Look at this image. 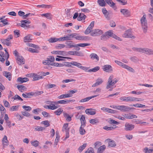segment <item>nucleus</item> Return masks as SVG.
I'll use <instances>...</instances> for the list:
<instances>
[{"label":"nucleus","mask_w":153,"mask_h":153,"mask_svg":"<svg viewBox=\"0 0 153 153\" xmlns=\"http://www.w3.org/2000/svg\"><path fill=\"white\" fill-rule=\"evenodd\" d=\"M140 20L143 31L144 32L146 33L147 29V24L146 19V15H144L143 17L141 18Z\"/></svg>","instance_id":"1"},{"label":"nucleus","mask_w":153,"mask_h":153,"mask_svg":"<svg viewBox=\"0 0 153 153\" xmlns=\"http://www.w3.org/2000/svg\"><path fill=\"white\" fill-rule=\"evenodd\" d=\"M114 108H116L119 110L122 111L124 112H127L130 110L134 109V108H131L128 106H127L124 105H118L115 106Z\"/></svg>","instance_id":"2"},{"label":"nucleus","mask_w":153,"mask_h":153,"mask_svg":"<svg viewBox=\"0 0 153 153\" xmlns=\"http://www.w3.org/2000/svg\"><path fill=\"white\" fill-rule=\"evenodd\" d=\"M74 34L75 35H76L74 37V38L76 40L81 41H87L90 39V38L88 36H79L78 35V34L76 33H74Z\"/></svg>","instance_id":"3"},{"label":"nucleus","mask_w":153,"mask_h":153,"mask_svg":"<svg viewBox=\"0 0 153 153\" xmlns=\"http://www.w3.org/2000/svg\"><path fill=\"white\" fill-rule=\"evenodd\" d=\"M103 33L102 31L101 30L94 29L91 31V35L94 36H98L101 35Z\"/></svg>","instance_id":"4"},{"label":"nucleus","mask_w":153,"mask_h":153,"mask_svg":"<svg viewBox=\"0 0 153 153\" xmlns=\"http://www.w3.org/2000/svg\"><path fill=\"white\" fill-rule=\"evenodd\" d=\"M123 36L125 38H128L131 39H134L135 37L134 36H133L131 33V32L127 30L123 34Z\"/></svg>","instance_id":"5"},{"label":"nucleus","mask_w":153,"mask_h":153,"mask_svg":"<svg viewBox=\"0 0 153 153\" xmlns=\"http://www.w3.org/2000/svg\"><path fill=\"white\" fill-rule=\"evenodd\" d=\"M134 127V125L126 123L125 125L124 129L126 131H131L133 130Z\"/></svg>","instance_id":"6"},{"label":"nucleus","mask_w":153,"mask_h":153,"mask_svg":"<svg viewBox=\"0 0 153 153\" xmlns=\"http://www.w3.org/2000/svg\"><path fill=\"white\" fill-rule=\"evenodd\" d=\"M142 53L149 55H153V50L146 48H143Z\"/></svg>","instance_id":"7"},{"label":"nucleus","mask_w":153,"mask_h":153,"mask_svg":"<svg viewBox=\"0 0 153 153\" xmlns=\"http://www.w3.org/2000/svg\"><path fill=\"white\" fill-rule=\"evenodd\" d=\"M102 68L104 71L111 72L112 71V68L111 65H106L103 66L102 67Z\"/></svg>","instance_id":"8"},{"label":"nucleus","mask_w":153,"mask_h":153,"mask_svg":"<svg viewBox=\"0 0 153 153\" xmlns=\"http://www.w3.org/2000/svg\"><path fill=\"white\" fill-rule=\"evenodd\" d=\"M120 12L125 16L128 17L131 15L130 11L128 9H123L120 10Z\"/></svg>","instance_id":"9"},{"label":"nucleus","mask_w":153,"mask_h":153,"mask_svg":"<svg viewBox=\"0 0 153 153\" xmlns=\"http://www.w3.org/2000/svg\"><path fill=\"white\" fill-rule=\"evenodd\" d=\"M17 62L19 65H21L25 64V60L24 58L22 56H18L16 58Z\"/></svg>","instance_id":"10"},{"label":"nucleus","mask_w":153,"mask_h":153,"mask_svg":"<svg viewBox=\"0 0 153 153\" xmlns=\"http://www.w3.org/2000/svg\"><path fill=\"white\" fill-rule=\"evenodd\" d=\"M30 76L33 78V81L38 80L43 78L42 76H40L35 73L31 74Z\"/></svg>","instance_id":"11"},{"label":"nucleus","mask_w":153,"mask_h":153,"mask_svg":"<svg viewBox=\"0 0 153 153\" xmlns=\"http://www.w3.org/2000/svg\"><path fill=\"white\" fill-rule=\"evenodd\" d=\"M51 53L53 54H57L63 56H66L67 55V52L65 51H54L52 52Z\"/></svg>","instance_id":"12"},{"label":"nucleus","mask_w":153,"mask_h":153,"mask_svg":"<svg viewBox=\"0 0 153 153\" xmlns=\"http://www.w3.org/2000/svg\"><path fill=\"white\" fill-rule=\"evenodd\" d=\"M102 11L106 18L108 20H109L111 19L110 16L109 15V13L108 12L106 9L105 7L102 8Z\"/></svg>","instance_id":"13"},{"label":"nucleus","mask_w":153,"mask_h":153,"mask_svg":"<svg viewBox=\"0 0 153 153\" xmlns=\"http://www.w3.org/2000/svg\"><path fill=\"white\" fill-rule=\"evenodd\" d=\"M21 27H24L25 28V27L27 28H29L30 27V26L26 25L25 24H30V22L29 21H28L27 20H22L21 21Z\"/></svg>","instance_id":"14"},{"label":"nucleus","mask_w":153,"mask_h":153,"mask_svg":"<svg viewBox=\"0 0 153 153\" xmlns=\"http://www.w3.org/2000/svg\"><path fill=\"white\" fill-rule=\"evenodd\" d=\"M120 100L126 102H132V97H121Z\"/></svg>","instance_id":"15"},{"label":"nucleus","mask_w":153,"mask_h":153,"mask_svg":"<svg viewBox=\"0 0 153 153\" xmlns=\"http://www.w3.org/2000/svg\"><path fill=\"white\" fill-rule=\"evenodd\" d=\"M103 82V80L102 79L100 78H98L96 80V82L93 84L92 87H94L100 85Z\"/></svg>","instance_id":"16"},{"label":"nucleus","mask_w":153,"mask_h":153,"mask_svg":"<svg viewBox=\"0 0 153 153\" xmlns=\"http://www.w3.org/2000/svg\"><path fill=\"white\" fill-rule=\"evenodd\" d=\"M2 142L3 147L8 145L9 143L6 136L4 135V137L2 139Z\"/></svg>","instance_id":"17"},{"label":"nucleus","mask_w":153,"mask_h":153,"mask_svg":"<svg viewBox=\"0 0 153 153\" xmlns=\"http://www.w3.org/2000/svg\"><path fill=\"white\" fill-rule=\"evenodd\" d=\"M98 95H94V96H91V97H87L86 98L81 99V100H80L79 101V102H87V101H88L90 99H91L92 98L96 97H97V96H98Z\"/></svg>","instance_id":"18"},{"label":"nucleus","mask_w":153,"mask_h":153,"mask_svg":"<svg viewBox=\"0 0 153 153\" xmlns=\"http://www.w3.org/2000/svg\"><path fill=\"white\" fill-rule=\"evenodd\" d=\"M17 81L18 82L22 83L28 81L29 79L27 77L22 78L19 77L17 78Z\"/></svg>","instance_id":"19"},{"label":"nucleus","mask_w":153,"mask_h":153,"mask_svg":"<svg viewBox=\"0 0 153 153\" xmlns=\"http://www.w3.org/2000/svg\"><path fill=\"white\" fill-rule=\"evenodd\" d=\"M105 1L110 6V7H112L113 8H115L114 9L116 8L115 3L113 2L112 0H105Z\"/></svg>","instance_id":"20"},{"label":"nucleus","mask_w":153,"mask_h":153,"mask_svg":"<svg viewBox=\"0 0 153 153\" xmlns=\"http://www.w3.org/2000/svg\"><path fill=\"white\" fill-rule=\"evenodd\" d=\"M72 96V94H65L61 95L58 97V98L60 99L65 98H68L71 97Z\"/></svg>","instance_id":"21"},{"label":"nucleus","mask_w":153,"mask_h":153,"mask_svg":"<svg viewBox=\"0 0 153 153\" xmlns=\"http://www.w3.org/2000/svg\"><path fill=\"white\" fill-rule=\"evenodd\" d=\"M71 100H59L57 102H55V105H57L59 104H67L70 102H71Z\"/></svg>","instance_id":"22"},{"label":"nucleus","mask_w":153,"mask_h":153,"mask_svg":"<svg viewBox=\"0 0 153 153\" xmlns=\"http://www.w3.org/2000/svg\"><path fill=\"white\" fill-rule=\"evenodd\" d=\"M93 109L92 108L87 109L85 111L86 113L87 114H90L91 115H94L96 114V112L95 110H94V111H92Z\"/></svg>","instance_id":"23"},{"label":"nucleus","mask_w":153,"mask_h":153,"mask_svg":"<svg viewBox=\"0 0 153 153\" xmlns=\"http://www.w3.org/2000/svg\"><path fill=\"white\" fill-rule=\"evenodd\" d=\"M32 39V35L30 34L24 38V41L25 42H30Z\"/></svg>","instance_id":"24"},{"label":"nucleus","mask_w":153,"mask_h":153,"mask_svg":"<svg viewBox=\"0 0 153 153\" xmlns=\"http://www.w3.org/2000/svg\"><path fill=\"white\" fill-rule=\"evenodd\" d=\"M76 35L74 33L69 34L68 35L64 36L65 37V41L70 40L72 38H74Z\"/></svg>","instance_id":"25"},{"label":"nucleus","mask_w":153,"mask_h":153,"mask_svg":"<svg viewBox=\"0 0 153 153\" xmlns=\"http://www.w3.org/2000/svg\"><path fill=\"white\" fill-rule=\"evenodd\" d=\"M4 76L10 81L11 79V75L10 73L7 71H4Z\"/></svg>","instance_id":"26"},{"label":"nucleus","mask_w":153,"mask_h":153,"mask_svg":"<svg viewBox=\"0 0 153 153\" xmlns=\"http://www.w3.org/2000/svg\"><path fill=\"white\" fill-rule=\"evenodd\" d=\"M85 126H84L83 125H82L81 126L79 129V131L80 134L81 135H84L85 133V129L84 128Z\"/></svg>","instance_id":"27"},{"label":"nucleus","mask_w":153,"mask_h":153,"mask_svg":"<svg viewBox=\"0 0 153 153\" xmlns=\"http://www.w3.org/2000/svg\"><path fill=\"white\" fill-rule=\"evenodd\" d=\"M80 121L81 123V125H82L85 126L86 121L85 120V117L83 115H82L80 118Z\"/></svg>","instance_id":"28"},{"label":"nucleus","mask_w":153,"mask_h":153,"mask_svg":"<svg viewBox=\"0 0 153 153\" xmlns=\"http://www.w3.org/2000/svg\"><path fill=\"white\" fill-rule=\"evenodd\" d=\"M17 87L19 91L22 92L26 89V88L24 86L21 85H18Z\"/></svg>","instance_id":"29"},{"label":"nucleus","mask_w":153,"mask_h":153,"mask_svg":"<svg viewBox=\"0 0 153 153\" xmlns=\"http://www.w3.org/2000/svg\"><path fill=\"white\" fill-rule=\"evenodd\" d=\"M100 67L99 66H96L93 68L90 69L88 71L89 72H96L100 70Z\"/></svg>","instance_id":"30"},{"label":"nucleus","mask_w":153,"mask_h":153,"mask_svg":"<svg viewBox=\"0 0 153 153\" xmlns=\"http://www.w3.org/2000/svg\"><path fill=\"white\" fill-rule=\"evenodd\" d=\"M97 2L100 6L104 7L105 6L106 3L104 0H98Z\"/></svg>","instance_id":"31"},{"label":"nucleus","mask_w":153,"mask_h":153,"mask_svg":"<svg viewBox=\"0 0 153 153\" xmlns=\"http://www.w3.org/2000/svg\"><path fill=\"white\" fill-rule=\"evenodd\" d=\"M41 16H45L48 19H51L52 17V16L50 13H46L42 14L41 15Z\"/></svg>","instance_id":"32"},{"label":"nucleus","mask_w":153,"mask_h":153,"mask_svg":"<svg viewBox=\"0 0 153 153\" xmlns=\"http://www.w3.org/2000/svg\"><path fill=\"white\" fill-rule=\"evenodd\" d=\"M105 149V146L103 145L101 146L98 149L97 153H102Z\"/></svg>","instance_id":"33"},{"label":"nucleus","mask_w":153,"mask_h":153,"mask_svg":"<svg viewBox=\"0 0 153 153\" xmlns=\"http://www.w3.org/2000/svg\"><path fill=\"white\" fill-rule=\"evenodd\" d=\"M68 123H66L64 124L62 128V131L65 132L69 131V128H68Z\"/></svg>","instance_id":"34"},{"label":"nucleus","mask_w":153,"mask_h":153,"mask_svg":"<svg viewBox=\"0 0 153 153\" xmlns=\"http://www.w3.org/2000/svg\"><path fill=\"white\" fill-rule=\"evenodd\" d=\"M90 56L91 59H95L97 61H98L99 60V57L98 55L95 53H92L90 55Z\"/></svg>","instance_id":"35"},{"label":"nucleus","mask_w":153,"mask_h":153,"mask_svg":"<svg viewBox=\"0 0 153 153\" xmlns=\"http://www.w3.org/2000/svg\"><path fill=\"white\" fill-rule=\"evenodd\" d=\"M63 110L62 108H59L57 110L55 111L54 113L55 114L57 115H60L62 112Z\"/></svg>","instance_id":"36"},{"label":"nucleus","mask_w":153,"mask_h":153,"mask_svg":"<svg viewBox=\"0 0 153 153\" xmlns=\"http://www.w3.org/2000/svg\"><path fill=\"white\" fill-rule=\"evenodd\" d=\"M116 146L115 142L114 140H111L108 142V146L110 147H114Z\"/></svg>","instance_id":"37"},{"label":"nucleus","mask_w":153,"mask_h":153,"mask_svg":"<svg viewBox=\"0 0 153 153\" xmlns=\"http://www.w3.org/2000/svg\"><path fill=\"white\" fill-rule=\"evenodd\" d=\"M89 122L91 124L94 125L99 123L98 120L97 118L91 119L90 120Z\"/></svg>","instance_id":"38"},{"label":"nucleus","mask_w":153,"mask_h":153,"mask_svg":"<svg viewBox=\"0 0 153 153\" xmlns=\"http://www.w3.org/2000/svg\"><path fill=\"white\" fill-rule=\"evenodd\" d=\"M44 93L42 91H37L34 92H33V96H37L41 95Z\"/></svg>","instance_id":"39"},{"label":"nucleus","mask_w":153,"mask_h":153,"mask_svg":"<svg viewBox=\"0 0 153 153\" xmlns=\"http://www.w3.org/2000/svg\"><path fill=\"white\" fill-rule=\"evenodd\" d=\"M11 99H13L14 100H21L22 101L23 100L19 95L16 94L14 96V97H12Z\"/></svg>","instance_id":"40"},{"label":"nucleus","mask_w":153,"mask_h":153,"mask_svg":"<svg viewBox=\"0 0 153 153\" xmlns=\"http://www.w3.org/2000/svg\"><path fill=\"white\" fill-rule=\"evenodd\" d=\"M130 106H133L136 107L138 108H143V107H145V105H142L140 104L137 103L136 104H133V105H130Z\"/></svg>","instance_id":"41"},{"label":"nucleus","mask_w":153,"mask_h":153,"mask_svg":"<svg viewBox=\"0 0 153 153\" xmlns=\"http://www.w3.org/2000/svg\"><path fill=\"white\" fill-rule=\"evenodd\" d=\"M48 41L50 43H53L58 41V38L56 37H52L49 39Z\"/></svg>","instance_id":"42"},{"label":"nucleus","mask_w":153,"mask_h":153,"mask_svg":"<svg viewBox=\"0 0 153 153\" xmlns=\"http://www.w3.org/2000/svg\"><path fill=\"white\" fill-rule=\"evenodd\" d=\"M43 63L45 65H53V63H52L50 61L47 59L45 61L43 62Z\"/></svg>","instance_id":"43"},{"label":"nucleus","mask_w":153,"mask_h":153,"mask_svg":"<svg viewBox=\"0 0 153 153\" xmlns=\"http://www.w3.org/2000/svg\"><path fill=\"white\" fill-rule=\"evenodd\" d=\"M114 85V84H113V82H109L108 81L107 83V85L106 87V88L107 89H108L109 88H111V86H113Z\"/></svg>","instance_id":"44"},{"label":"nucleus","mask_w":153,"mask_h":153,"mask_svg":"<svg viewBox=\"0 0 153 153\" xmlns=\"http://www.w3.org/2000/svg\"><path fill=\"white\" fill-rule=\"evenodd\" d=\"M1 41L2 43L4 45H6L7 46H9L11 43L10 42H7L5 39H1Z\"/></svg>","instance_id":"45"},{"label":"nucleus","mask_w":153,"mask_h":153,"mask_svg":"<svg viewBox=\"0 0 153 153\" xmlns=\"http://www.w3.org/2000/svg\"><path fill=\"white\" fill-rule=\"evenodd\" d=\"M108 122L109 123H110V124H115L116 125H118L119 123L117 121H116L115 120H112L111 118L109 119V120L108 121Z\"/></svg>","instance_id":"46"},{"label":"nucleus","mask_w":153,"mask_h":153,"mask_svg":"<svg viewBox=\"0 0 153 153\" xmlns=\"http://www.w3.org/2000/svg\"><path fill=\"white\" fill-rule=\"evenodd\" d=\"M132 49L134 51L140 52L142 53L143 48L133 47Z\"/></svg>","instance_id":"47"},{"label":"nucleus","mask_w":153,"mask_h":153,"mask_svg":"<svg viewBox=\"0 0 153 153\" xmlns=\"http://www.w3.org/2000/svg\"><path fill=\"white\" fill-rule=\"evenodd\" d=\"M87 145V143H85L84 144L82 145L81 146L78 148V150L79 152H81L85 148Z\"/></svg>","instance_id":"48"},{"label":"nucleus","mask_w":153,"mask_h":153,"mask_svg":"<svg viewBox=\"0 0 153 153\" xmlns=\"http://www.w3.org/2000/svg\"><path fill=\"white\" fill-rule=\"evenodd\" d=\"M70 42H72V41H70L69 42H67L66 43V44H67V46H68V48H71L73 47H75V45H72L71 44V43H70Z\"/></svg>","instance_id":"49"},{"label":"nucleus","mask_w":153,"mask_h":153,"mask_svg":"<svg viewBox=\"0 0 153 153\" xmlns=\"http://www.w3.org/2000/svg\"><path fill=\"white\" fill-rule=\"evenodd\" d=\"M65 45L62 44H58L56 45L55 48L57 49H59L62 48H64Z\"/></svg>","instance_id":"50"},{"label":"nucleus","mask_w":153,"mask_h":153,"mask_svg":"<svg viewBox=\"0 0 153 153\" xmlns=\"http://www.w3.org/2000/svg\"><path fill=\"white\" fill-rule=\"evenodd\" d=\"M75 55H76L79 56H83V53L81 51H76L75 52Z\"/></svg>","instance_id":"51"},{"label":"nucleus","mask_w":153,"mask_h":153,"mask_svg":"<svg viewBox=\"0 0 153 153\" xmlns=\"http://www.w3.org/2000/svg\"><path fill=\"white\" fill-rule=\"evenodd\" d=\"M76 45L79 47H84L86 46L90 45V43H79L76 44Z\"/></svg>","instance_id":"52"},{"label":"nucleus","mask_w":153,"mask_h":153,"mask_svg":"<svg viewBox=\"0 0 153 153\" xmlns=\"http://www.w3.org/2000/svg\"><path fill=\"white\" fill-rule=\"evenodd\" d=\"M45 128L41 126H37L34 128V129L36 131H41L45 130Z\"/></svg>","instance_id":"53"},{"label":"nucleus","mask_w":153,"mask_h":153,"mask_svg":"<svg viewBox=\"0 0 153 153\" xmlns=\"http://www.w3.org/2000/svg\"><path fill=\"white\" fill-rule=\"evenodd\" d=\"M42 111L41 109L40 108H38L34 109L32 111L33 113L36 114H39V112Z\"/></svg>","instance_id":"54"},{"label":"nucleus","mask_w":153,"mask_h":153,"mask_svg":"<svg viewBox=\"0 0 153 153\" xmlns=\"http://www.w3.org/2000/svg\"><path fill=\"white\" fill-rule=\"evenodd\" d=\"M39 142L37 140H36L33 142H31V144L35 147H37L39 145Z\"/></svg>","instance_id":"55"},{"label":"nucleus","mask_w":153,"mask_h":153,"mask_svg":"<svg viewBox=\"0 0 153 153\" xmlns=\"http://www.w3.org/2000/svg\"><path fill=\"white\" fill-rule=\"evenodd\" d=\"M130 59L131 61L134 62H136L139 61V59L135 56L131 57Z\"/></svg>","instance_id":"56"},{"label":"nucleus","mask_w":153,"mask_h":153,"mask_svg":"<svg viewBox=\"0 0 153 153\" xmlns=\"http://www.w3.org/2000/svg\"><path fill=\"white\" fill-rule=\"evenodd\" d=\"M109 37L107 36L105 33L104 35H102L101 36V39L104 41H105Z\"/></svg>","instance_id":"57"},{"label":"nucleus","mask_w":153,"mask_h":153,"mask_svg":"<svg viewBox=\"0 0 153 153\" xmlns=\"http://www.w3.org/2000/svg\"><path fill=\"white\" fill-rule=\"evenodd\" d=\"M64 116L66 118V120L68 121H70L71 120V117L68 114L65 113L64 114Z\"/></svg>","instance_id":"58"},{"label":"nucleus","mask_w":153,"mask_h":153,"mask_svg":"<svg viewBox=\"0 0 153 153\" xmlns=\"http://www.w3.org/2000/svg\"><path fill=\"white\" fill-rule=\"evenodd\" d=\"M73 65L77 67L80 68L82 64L81 63L77 62H76L73 61Z\"/></svg>","instance_id":"59"},{"label":"nucleus","mask_w":153,"mask_h":153,"mask_svg":"<svg viewBox=\"0 0 153 153\" xmlns=\"http://www.w3.org/2000/svg\"><path fill=\"white\" fill-rule=\"evenodd\" d=\"M19 107V105L13 106L11 107L10 108V110L11 111H17Z\"/></svg>","instance_id":"60"},{"label":"nucleus","mask_w":153,"mask_h":153,"mask_svg":"<svg viewBox=\"0 0 153 153\" xmlns=\"http://www.w3.org/2000/svg\"><path fill=\"white\" fill-rule=\"evenodd\" d=\"M113 33L111 30H109L108 31L106 32L105 34L107 35L108 37H112V36Z\"/></svg>","instance_id":"61"},{"label":"nucleus","mask_w":153,"mask_h":153,"mask_svg":"<svg viewBox=\"0 0 153 153\" xmlns=\"http://www.w3.org/2000/svg\"><path fill=\"white\" fill-rule=\"evenodd\" d=\"M144 150L145 151H144L145 153H151L153 152V150L149 149L147 147L145 148L144 149Z\"/></svg>","instance_id":"62"},{"label":"nucleus","mask_w":153,"mask_h":153,"mask_svg":"<svg viewBox=\"0 0 153 153\" xmlns=\"http://www.w3.org/2000/svg\"><path fill=\"white\" fill-rule=\"evenodd\" d=\"M92 29L91 28H90L89 27H88V28L86 29V30L85 31V33L86 34H87L90 33H91Z\"/></svg>","instance_id":"63"},{"label":"nucleus","mask_w":153,"mask_h":153,"mask_svg":"<svg viewBox=\"0 0 153 153\" xmlns=\"http://www.w3.org/2000/svg\"><path fill=\"white\" fill-rule=\"evenodd\" d=\"M94 152L93 149L92 147L88 148L85 152V153H94Z\"/></svg>","instance_id":"64"}]
</instances>
